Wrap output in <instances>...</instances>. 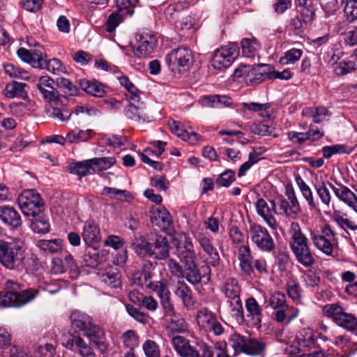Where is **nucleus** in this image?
I'll use <instances>...</instances> for the list:
<instances>
[{
	"label": "nucleus",
	"instance_id": "nucleus-1",
	"mask_svg": "<svg viewBox=\"0 0 357 357\" xmlns=\"http://www.w3.org/2000/svg\"><path fill=\"white\" fill-rule=\"evenodd\" d=\"M27 248L24 241L14 238L10 241L0 239V264L8 270H15L25 265Z\"/></svg>",
	"mask_w": 357,
	"mask_h": 357
},
{
	"label": "nucleus",
	"instance_id": "nucleus-2",
	"mask_svg": "<svg viewBox=\"0 0 357 357\" xmlns=\"http://www.w3.org/2000/svg\"><path fill=\"white\" fill-rule=\"evenodd\" d=\"M17 282L9 280L4 284V290L0 292V306L20 307L32 301L38 291L35 289H29L21 292Z\"/></svg>",
	"mask_w": 357,
	"mask_h": 357
},
{
	"label": "nucleus",
	"instance_id": "nucleus-3",
	"mask_svg": "<svg viewBox=\"0 0 357 357\" xmlns=\"http://www.w3.org/2000/svg\"><path fill=\"white\" fill-rule=\"evenodd\" d=\"M268 305L274 310V319L278 323H290L298 316L299 310L288 305L286 296L280 291H274L267 300Z\"/></svg>",
	"mask_w": 357,
	"mask_h": 357
},
{
	"label": "nucleus",
	"instance_id": "nucleus-4",
	"mask_svg": "<svg viewBox=\"0 0 357 357\" xmlns=\"http://www.w3.org/2000/svg\"><path fill=\"white\" fill-rule=\"evenodd\" d=\"M323 314L331 319L337 326L349 331H354L357 328V317L353 314L347 312L343 307L337 303L325 305L322 308Z\"/></svg>",
	"mask_w": 357,
	"mask_h": 357
},
{
	"label": "nucleus",
	"instance_id": "nucleus-5",
	"mask_svg": "<svg viewBox=\"0 0 357 357\" xmlns=\"http://www.w3.org/2000/svg\"><path fill=\"white\" fill-rule=\"evenodd\" d=\"M168 68L173 72L183 73L190 70L194 62L191 50L186 47H178L171 50L166 56Z\"/></svg>",
	"mask_w": 357,
	"mask_h": 357
},
{
	"label": "nucleus",
	"instance_id": "nucleus-6",
	"mask_svg": "<svg viewBox=\"0 0 357 357\" xmlns=\"http://www.w3.org/2000/svg\"><path fill=\"white\" fill-rule=\"evenodd\" d=\"M248 235L252 243L261 252H271L275 250V241L266 227L251 222L249 225Z\"/></svg>",
	"mask_w": 357,
	"mask_h": 357
},
{
	"label": "nucleus",
	"instance_id": "nucleus-7",
	"mask_svg": "<svg viewBox=\"0 0 357 357\" xmlns=\"http://www.w3.org/2000/svg\"><path fill=\"white\" fill-rule=\"evenodd\" d=\"M18 205L26 216L36 217L44 210L40 195L33 189L24 190L18 197Z\"/></svg>",
	"mask_w": 357,
	"mask_h": 357
},
{
	"label": "nucleus",
	"instance_id": "nucleus-8",
	"mask_svg": "<svg viewBox=\"0 0 357 357\" xmlns=\"http://www.w3.org/2000/svg\"><path fill=\"white\" fill-rule=\"evenodd\" d=\"M176 353L181 357H213V351L206 344H201L199 349L190 344V341L183 336L176 335L172 340Z\"/></svg>",
	"mask_w": 357,
	"mask_h": 357
},
{
	"label": "nucleus",
	"instance_id": "nucleus-9",
	"mask_svg": "<svg viewBox=\"0 0 357 357\" xmlns=\"http://www.w3.org/2000/svg\"><path fill=\"white\" fill-rule=\"evenodd\" d=\"M310 238L318 250L327 256L333 255L336 239L335 232L329 225L322 227L319 234L311 233Z\"/></svg>",
	"mask_w": 357,
	"mask_h": 357
},
{
	"label": "nucleus",
	"instance_id": "nucleus-10",
	"mask_svg": "<svg viewBox=\"0 0 357 357\" xmlns=\"http://www.w3.org/2000/svg\"><path fill=\"white\" fill-rule=\"evenodd\" d=\"M146 288L156 293L160 298V304L165 316L170 317H176V312L171 299V292L166 282H150L147 283Z\"/></svg>",
	"mask_w": 357,
	"mask_h": 357
},
{
	"label": "nucleus",
	"instance_id": "nucleus-11",
	"mask_svg": "<svg viewBox=\"0 0 357 357\" xmlns=\"http://www.w3.org/2000/svg\"><path fill=\"white\" fill-rule=\"evenodd\" d=\"M238 45L235 43L222 46L215 52L211 59V65L218 70L228 68L238 57Z\"/></svg>",
	"mask_w": 357,
	"mask_h": 357
},
{
	"label": "nucleus",
	"instance_id": "nucleus-12",
	"mask_svg": "<svg viewBox=\"0 0 357 357\" xmlns=\"http://www.w3.org/2000/svg\"><path fill=\"white\" fill-rule=\"evenodd\" d=\"M136 43L132 48L133 54L138 58H145L154 50L157 39L155 36L147 32L137 33L135 36Z\"/></svg>",
	"mask_w": 357,
	"mask_h": 357
},
{
	"label": "nucleus",
	"instance_id": "nucleus-13",
	"mask_svg": "<svg viewBox=\"0 0 357 357\" xmlns=\"http://www.w3.org/2000/svg\"><path fill=\"white\" fill-rule=\"evenodd\" d=\"M196 318L197 324L203 330L212 331L215 335H220L224 333L222 324L217 320L215 315L208 309H200Z\"/></svg>",
	"mask_w": 357,
	"mask_h": 357
},
{
	"label": "nucleus",
	"instance_id": "nucleus-14",
	"mask_svg": "<svg viewBox=\"0 0 357 357\" xmlns=\"http://www.w3.org/2000/svg\"><path fill=\"white\" fill-rule=\"evenodd\" d=\"M70 320V326L74 333L83 335L89 332L96 324L90 315L79 310H74L71 312Z\"/></svg>",
	"mask_w": 357,
	"mask_h": 357
},
{
	"label": "nucleus",
	"instance_id": "nucleus-15",
	"mask_svg": "<svg viewBox=\"0 0 357 357\" xmlns=\"http://www.w3.org/2000/svg\"><path fill=\"white\" fill-rule=\"evenodd\" d=\"M199 246L204 252V263L211 264L212 266H217L220 263V255L217 249L213 245L212 239L199 234L196 237Z\"/></svg>",
	"mask_w": 357,
	"mask_h": 357
},
{
	"label": "nucleus",
	"instance_id": "nucleus-16",
	"mask_svg": "<svg viewBox=\"0 0 357 357\" xmlns=\"http://www.w3.org/2000/svg\"><path fill=\"white\" fill-rule=\"evenodd\" d=\"M255 207L257 214L264 219L270 227L275 229L277 226V222L274 217V214L276 213V206L274 201L270 200L269 203H267L264 199L260 198L255 203Z\"/></svg>",
	"mask_w": 357,
	"mask_h": 357
},
{
	"label": "nucleus",
	"instance_id": "nucleus-17",
	"mask_svg": "<svg viewBox=\"0 0 357 357\" xmlns=\"http://www.w3.org/2000/svg\"><path fill=\"white\" fill-rule=\"evenodd\" d=\"M69 270L72 277L78 275L77 266L70 255H66L63 258L54 257L52 261L51 271L54 274H61Z\"/></svg>",
	"mask_w": 357,
	"mask_h": 357
},
{
	"label": "nucleus",
	"instance_id": "nucleus-18",
	"mask_svg": "<svg viewBox=\"0 0 357 357\" xmlns=\"http://www.w3.org/2000/svg\"><path fill=\"white\" fill-rule=\"evenodd\" d=\"M328 185L337 199L347 204L357 213V196L354 192L340 183H337L336 185L328 183Z\"/></svg>",
	"mask_w": 357,
	"mask_h": 357
},
{
	"label": "nucleus",
	"instance_id": "nucleus-19",
	"mask_svg": "<svg viewBox=\"0 0 357 357\" xmlns=\"http://www.w3.org/2000/svg\"><path fill=\"white\" fill-rule=\"evenodd\" d=\"M287 195V199H280V209L287 217L295 219L301 211L300 204L294 190L288 191Z\"/></svg>",
	"mask_w": 357,
	"mask_h": 357
},
{
	"label": "nucleus",
	"instance_id": "nucleus-20",
	"mask_svg": "<svg viewBox=\"0 0 357 357\" xmlns=\"http://www.w3.org/2000/svg\"><path fill=\"white\" fill-rule=\"evenodd\" d=\"M129 105L125 108L124 113L126 116L134 121H145L148 119L146 113V105L140 100L139 96H137V100L134 101L131 99H128Z\"/></svg>",
	"mask_w": 357,
	"mask_h": 357
},
{
	"label": "nucleus",
	"instance_id": "nucleus-21",
	"mask_svg": "<svg viewBox=\"0 0 357 357\" xmlns=\"http://www.w3.org/2000/svg\"><path fill=\"white\" fill-rule=\"evenodd\" d=\"M82 236L89 246H94L100 241V229L94 220L89 219L84 222Z\"/></svg>",
	"mask_w": 357,
	"mask_h": 357
},
{
	"label": "nucleus",
	"instance_id": "nucleus-22",
	"mask_svg": "<svg viewBox=\"0 0 357 357\" xmlns=\"http://www.w3.org/2000/svg\"><path fill=\"white\" fill-rule=\"evenodd\" d=\"M66 347L74 350L82 357H96L93 349L79 335L72 336L67 341Z\"/></svg>",
	"mask_w": 357,
	"mask_h": 357
},
{
	"label": "nucleus",
	"instance_id": "nucleus-23",
	"mask_svg": "<svg viewBox=\"0 0 357 357\" xmlns=\"http://www.w3.org/2000/svg\"><path fill=\"white\" fill-rule=\"evenodd\" d=\"M238 259L241 271L250 275L254 273L253 257L248 245H243L238 249Z\"/></svg>",
	"mask_w": 357,
	"mask_h": 357
},
{
	"label": "nucleus",
	"instance_id": "nucleus-24",
	"mask_svg": "<svg viewBox=\"0 0 357 357\" xmlns=\"http://www.w3.org/2000/svg\"><path fill=\"white\" fill-rule=\"evenodd\" d=\"M290 234L289 245L292 252L310 246L308 239L301 231L298 223L292 222L291 224Z\"/></svg>",
	"mask_w": 357,
	"mask_h": 357
},
{
	"label": "nucleus",
	"instance_id": "nucleus-25",
	"mask_svg": "<svg viewBox=\"0 0 357 357\" xmlns=\"http://www.w3.org/2000/svg\"><path fill=\"white\" fill-rule=\"evenodd\" d=\"M150 219L153 224L162 229H167L172 223V217L169 211L163 207L153 208L150 211Z\"/></svg>",
	"mask_w": 357,
	"mask_h": 357
},
{
	"label": "nucleus",
	"instance_id": "nucleus-26",
	"mask_svg": "<svg viewBox=\"0 0 357 357\" xmlns=\"http://www.w3.org/2000/svg\"><path fill=\"white\" fill-rule=\"evenodd\" d=\"M84 336L87 337L102 352L105 351L109 347V342L104 331L97 324H95Z\"/></svg>",
	"mask_w": 357,
	"mask_h": 357
},
{
	"label": "nucleus",
	"instance_id": "nucleus-27",
	"mask_svg": "<svg viewBox=\"0 0 357 357\" xmlns=\"http://www.w3.org/2000/svg\"><path fill=\"white\" fill-rule=\"evenodd\" d=\"M245 308L251 324L259 327L262 319V309L257 300L253 297L248 298L245 301Z\"/></svg>",
	"mask_w": 357,
	"mask_h": 357
},
{
	"label": "nucleus",
	"instance_id": "nucleus-28",
	"mask_svg": "<svg viewBox=\"0 0 357 357\" xmlns=\"http://www.w3.org/2000/svg\"><path fill=\"white\" fill-rule=\"evenodd\" d=\"M334 222L347 234L357 230V221L347 213L335 211L333 215Z\"/></svg>",
	"mask_w": 357,
	"mask_h": 357
},
{
	"label": "nucleus",
	"instance_id": "nucleus-29",
	"mask_svg": "<svg viewBox=\"0 0 357 357\" xmlns=\"http://www.w3.org/2000/svg\"><path fill=\"white\" fill-rule=\"evenodd\" d=\"M26 84L22 82L13 81L8 83L2 91L3 95L8 98H28L27 91L25 90Z\"/></svg>",
	"mask_w": 357,
	"mask_h": 357
},
{
	"label": "nucleus",
	"instance_id": "nucleus-30",
	"mask_svg": "<svg viewBox=\"0 0 357 357\" xmlns=\"http://www.w3.org/2000/svg\"><path fill=\"white\" fill-rule=\"evenodd\" d=\"M0 219L2 222L14 228H17L22 225L20 214L12 207H0Z\"/></svg>",
	"mask_w": 357,
	"mask_h": 357
},
{
	"label": "nucleus",
	"instance_id": "nucleus-31",
	"mask_svg": "<svg viewBox=\"0 0 357 357\" xmlns=\"http://www.w3.org/2000/svg\"><path fill=\"white\" fill-rule=\"evenodd\" d=\"M168 126L172 133L184 141L194 144L198 139V135L197 133L193 132L189 133L185 129H184L183 126L178 121H169Z\"/></svg>",
	"mask_w": 357,
	"mask_h": 357
},
{
	"label": "nucleus",
	"instance_id": "nucleus-32",
	"mask_svg": "<svg viewBox=\"0 0 357 357\" xmlns=\"http://www.w3.org/2000/svg\"><path fill=\"white\" fill-rule=\"evenodd\" d=\"M36 68L47 69L49 72L56 75L66 72V68L60 60L58 59L47 60V55L45 52L36 65Z\"/></svg>",
	"mask_w": 357,
	"mask_h": 357
},
{
	"label": "nucleus",
	"instance_id": "nucleus-33",
	"mask_svg": "<svg viewBox=\"0 0 357 357\" xmlns=\"http://www.w3.org/2000/svg\"><path fill=\"white\" fill-rule=\"evenodd\" d=\"M249 84H259L266 78L271 79V66L268 64H260L252 68Z\"/></svg>",
	"mask_w": 357,
	"mask_h": 357
},
{
	"label": "nucleus",
	"instance_id": "nucleus-34",
	"mask_svg": "<svg viewBox=\"0 0 357 357\" xmlns=\"http://www.w3.org/2000/svg\"><path fill=\"white\" fill-rule=\"evenodd\" d=\"M178 256L185 265L195 262L196 253L190 240L185 238L182 245L178 247Z\"/></svg>",
	"mask_w": 357,
	"mask_h": 357
},
{
	"label": "nucleus",
	"instance_id": "nucleus-35",
	"mask_svg": "<svg viewBox=\"0 0 357 357\" xmlns=\"http://www.w3.org/2000/svg\"><path fill=\"white\" fill-rule=\"evenodd\" d=\"M169 254V245L166 237L157 236L152 247V257L156 259H165Z\"/></svg>",
	"mask_w": 357,
	"mask_h": 357
},
{
	"label": "nucleus",
	"instance_id": "nucleus-36",
	"mask_svg": "<svg viewBox=\"0 0 357 357\" xmlns=\"http://www.w3.org/2000/svg\"><path fill=\"white\" fill-rule=\"evenodd\" d=\"M17 54L24 62L29 63L32 67L36 68V65L41 59V56H43V52L40 49L30 51L24 47H20L17 50Z\"/></svg>",
	"mask_w": 357,
	"mask_h": 357
},
{
	"label": "nucleus",
	"instance_id": "nucleus-37",
	"mask_svg": "<svg viewBox=\"0 0 357 357\" xmlns=\"http://www.w3.org/2000/svg\"><path fill=\"white\" fill-rule=\"evenodd\" d=\"M174 294L182 300L185 307L190 308L193 306L194 301L192 290L184 282H177Z\"/></svg>",
	"mask_w": 357,
	"mask_h": 357
},
{
	"label": "nucleus",
	"instance_id": "nucleus-38",
	"mask_svg": "<svg viewBox=\"0 0 357 357\" xmlns=\"http://www.w3.org/2000/svg\"><path fill=\"white\" fill-rule=\"evenodd\" d=\"M79 85L83 91L93 96L102 97L105 93L103 85L97 81L81 79Z\"/></svg>",
	"mask_w": 357,
	"mask_h": 357
},
{
	"label": "nucleus",
	"instance_id": "nucleus-39",
	"mask_svg": "<svg viewBox=\"0 0 357 357\" xmlns=\"http://www.w3.org/2000/svg\"><path fill=\"white\" fill-rule=\"evenodd\" d=\"M296 261L305 268H310L315 264L314 254L310 246L292 252Z\"/></svg>",
	"mask_w": 357,
	"mask_h": 357
},
{
	"label": "nucleus",
	"instance_id": "nucleus-40",
	"mask_svg": "<svg viewBox=\"0 0 357 357\" xmlns=\"http://www.w3.org/2000/svg\"><path fill=\"white\" fill-rule=\"evenodd\" d=\"M186 7V3L183 4L181 2L171 4L165 8L164 11L165 17L169 22L174 23L176 26H178V20L183 15L184 8Z\"/></svg>",
	"mask_w": 357,
	"mask_h": 357
},
{
	"label": "nucleus",
	"instance_id": "nucleus-41",
	"mask_svg": "<svg viewBox=\"0 0 357 357\" xmlns=\"http://www.w3.org/2000/svg\"><path fill=\"white\" fill-rule=\"evenodd\" d=\"M296 182L302 193V195L307 201L310 210H318V204L314 200L310 188L307 185V183L303 181V179L300 176H296Z\"/></svg>",
	"mask_w": 357,
	"mask_h": 357
},
{
	"label": "nucleus",
	"instance_id": "nucleus-42",
	"mask_svg": "<svg viewBox=\"0 0 357 357\" xmlns=\"http://www.w3.org/2000/svg\"><path fill=\"white\" fill-rule=\"evenodd\" d=\"M93 135L94 132L91 129L86 130L74 129L66 134L67 142L70 144L85 142L90 139Z\"/></svg>",
	"mask_w": 357,
	"mask_h": 357
},
{
	"label": "nucleus",
	"instance_id": "nucleus-43",
	"mask_svg": "<svg viewBox=\"0 0 357 357\" xmlns=\"http://www.w3.org/2000/svg\"><path fill=\"white\" fill-rule=\"evenodd\" d=\"M69 169L70 173L77 174L79 178L94 173L91 159L73 163L70 165Z\"/></svg>",
	"mask_w": 357,
	"mask_h": 357
},
{
	"label": "nucleus",
	"instance_id": "nucleus-44",
	"mask_svg": "<svg viewBox=\"0 0 357 357\" xmlns=\"http://www.w3.org/2000/svg\"><path fill=\"white\" fill-rule=\"evenodd\" d=\"M329 185L324 181H317L314 183V188L320 201L326 207H329L332 201V195L330 192Z\"/></svg>",
	"mask_w": 357,
	"mask_h": 357
},
{
	"label": "nucleus",
	"instance_id": "nucleus-45",
	"mask_svg": "<svg viewBox=\"0 0 357 357\" xmlns=\"http://www.w3.org/2000/svg\"><path fill=\"white\" fill-rule=\"evenodd\" d=\"M3 70L4 73L11 78L27 81L32 79V76L29 72L10 63L3 64Z\"/></svg>",
	"mask_w": 357,
	"mask_h": 357
},
{
	"label": "nucleus",
	"instance_id": "nucleus-46",
	"mask_svg": "<svg viewBox=\"0 0 357 357\" xmlns=\"http://www.w3.org/2000/svg\"><path fill=\"white\" fill-rule=\"evenodd\" d=\"M36 246L45 252L56 253L61 250L62 240L60 238L40 239L36 242Z\"/></svg>",
	"mask_w": 357,
	"mask_h": 357
},
{
	"label": "nucleus",
	"instance_id": "nucleus-47",
	"mask_svg": "<svg viewBox=\"0 0 357 357\" xmlns=\"http://www.w3.org/2000/svg\"><path fill=\"white\" fill-rule=\"evenodd\" d=\"M303 115L313 119L314 123H320L328 116V112L326 107H307L303 110Z\"/></svg>",
	"mask_w": 357,
	"mask_h": 357
},
{
	"label": "nucleus",
	"instance_id": "nucleus-48",
	"mask_svg": "<svg viewBox=\"0 0 357 357\" xmlns=\"http://www.w3.org/2000/svg\"><path fill=\"white\" fill-rule=\"evenodd\" d=\"M296 340L298 344L301 347L310 348L315 344L313 331L310 328L301 329L296 336Z\"/></svg>",
	"mask_w": 357,
	"mask_h": 357
},
{
	"label": "nucleus",
	"instance_id": "nucleus-49",
	"mask_svg": "<svg viewBox=\"0 0 357 357\" xmlns=\"http://www.w3.org/2000/svg\"><path fill=\"white\" fill-rule=\"evenodd\" d=\"M101 280L112 288H118L121 285V275L117 268H111L101 275Z\"/></svg>",
	"mask_w": 357,
	"mask_h": 357
},
{
	"label": "nucleus",
	"instance_id": "nucleus-50",
	"mask_svg": "<svg viewBox=\"0 0 357 357\" xmlns=\"http://www.w3.org/2000/svg\"><path fill=\"white\" fill-rule=\"evenodd\" d=\"M225 296L234 301V303L240 302V287L236 280L232 278L226 281L224 287Z\"/></svg>",
	"mask_w": 357,
	"mask_h": 357
},
{
	"label": "nucleus",
	"instance_id": "nucleus-51",
	"mask_svg": "<svg viewBox=\"0 0 357 357\" xmlns=\"http://www.w3.org/2000/svg\"><path fill=\"white\" fill-rule=\"evenodd\" d=\"M121 340L125 347L134 351L139 344V335L133 330H128L121 335Z\"/></svg>",
	"mask_w": 357,
	"mask_h": 357
},
{
	"label": "nucleus",
	"instance_id": "nucleus-52",
	"mask_svg": "<svg viewBox=\"0 0 357 357\" xmlns=\"http://www.w3.org/2000/svg\"><path fill=\"white\" fill-rule=\"evenodd\" d=\"M119 84L123 86L128 91L126 94L127 99H131L134 101L137 100V96L139 95V90L137 88L130 82L129 78L125 75H121L118 77Z\"/></svg>",
	"mask_w": 357,
	"mask_h": 357
},
{
	"label": "nucleus",
	"instance_id": "nucleus-53",
	"mask_svg": "<svg viewBox=\"0 0 357 357\" xmlns=\"http://www.w3.org/2000/svg\"><path fill=\"white\" fill-rule=\"evenodd\" d=\"M259 47L257 40L254 38H243L241 41L243 54L248 57H254Z\"/></svg>",
	"mask_w": 357,
	"mask_h": 357
},
{
	"label": "nucleus",
	"instance_id": "nucleus-54",
	"mask_svg": "<svg viewBox=\"0 0 357 357\" xmlns=\"http://www.w3.org/2000/svg\"><path fill=\"white\" fill-rule=\"evenodd\" d=\"M264 342L256 339H247L243 353L251 356L260 355L264 350Z\"/></svg>",
	"mask_w": 357,
	"mask_h": 357
},
{
	"label": "nucleus",
	"instance_id": "nucleus-55",
	"mask_svg": "<svg viewBox=\"0 0 357 357\" xmlns=\"http://www.w3.org/2000/svg\"><path fill=\"white\" fill-rule=\"evenodd\" d=\"M94 172L96 171H102L110 168L114 165L116 160L114 157L94 158L91 159Z\"/></svg>",
	"mask_w": 357,
	"mask_h": 357
},
{
	"label": "nucleus",
	"instance_id": "nucleus-56",
	"mask_svg": "<svg viewBox=\"0 0 357 357\" xmlns=\"http://www.w3.org/2000/svg\"><path fill=\"white\" fill-rule=\"evenodd\" d=\"M186 271V280L192 284H197L202 281V273L197 268L195 262L185 265Z\"/></svg>",
	"mask_w": 357,
	"mask_h": 357
},
{
	"label": "nucleus",
	"instance_id": "nucleus-57",
	"mask_svg": "<svg viewBox=\"0 0 357 357\" xmlns=\"http://www.w3.org/2000/svg\"><path fill=\"white\" fill-rule=\"evenodd\" d=\"M38 218H35L31 222V229L36 233L46 234L50 231V225L47 218L40 214L37 215Z\"/></svg>",
	"mask_w": 357,
	"mask_h": 357
},
{
	"label": "nucleus",
	"instance_id": "nucleus-58",
	"mask_svg": "<svg viewBox=\"0 0 357 357\" xmlns=\"http://www.w3.org/2000/svg\"><path fill=\"white\" fill-rule=\"evenodd\" d=\"M303 53L301 49L291 48L280 59V63L282 65L294 64L301 59Z\"/></svg>",
	"mask_w": 357,
	"mask_h": 357
},
{
	"label": "nucleus",
	"instance_id": "nucleus-59",
	"mask_svg": "<svg viewBox=\"0 0 357 357\" xmlns=\"http://www.w3.org/2000/svg\"><path fill=\"white\" fill-rule=\"evenodd\" d=\"M123 14L124 13H119L117 12L112 13L109 15L105 24V29L109 33L113 32L116 29V28L119 25V24L123 21Z\"/></svg>",
	"mask_w": 357,
	"mask_h": 357
},
{
	"label": "nucleus",
	"instance_id": "nucleus-60",
	"mask_svg": "<svg viewBox=\"0 0 357 357\" xmlns=\"http://www.w3.org/2000/svg\"><path fill=\"white\" fill-rule=\"evenodd\" d=\"M142 349L146 357H160V347L158 344L152 340H146L142 344Z\"/></svg>",
	"mask_w": 357,
	"mask_h": 357
},
{
	"label": "nucleus",
	"instance_id": "nucleus-61",
	"mask_svg": "<svg viewBox=\"0 0 357 357\" xmlns=\"http://www.w3.org/2000/svg\"><path fill=\"white\" fill-rule=\"evenodd\" d=\"M56 85L59 88L62 89L64 93L70 96H75L77 94L78 89L68 79L65 77H58L56 79Z\"/></svg>",
	"mask_w": 357,
	"mask_h": 357
},
{
	"label": "nucleus",
	"instance_id": "nucleus-62",
	"mask_svg": "<svg viewBox=\"0 0 357 357\" xmlns=\"http://www.w3.org/2000/svg\"><path fill=\"white\" fill-rule=\"evenodd\" d=\"M303 282L307 287H315L321 281L319 273L315 271L307 270L303 275Z\"/></svg>",
	"mask_w": 357,
	"mask_h": 357
},
{
	"label": "nucleus",
	"instance_id": "nucleus-63",
	"mask_svg": "<svg viewBox=\"0 0 357 357\" xmlns=\"http://www.w3.org/2000/svg\"><path fill=\"white\" fill-rule=\"evenodd\" d=\"M344 13L348 22H354L356 21L357 20V0H347Z\"/></svg>",
	"mask_w": 357,
	"mask_h": 357
},
{
	"label": "nucleus",
	"instance_id": "nucleus-64",
	"mask_svg": "<svg viewBox=\"0 0 357 357\" xmlns=\"http://www.w3.org/2000/svg\"><path fill=\"white\" fill-rule=\"evenodd\" d=\"M247 339L248 338L241 335L240 334L234 333L230 336L229 341L235 352L240 353L243 352Z\"/></svg>",
	"mask_w": 357,
	"mask_h": 357
}]
</instances>
